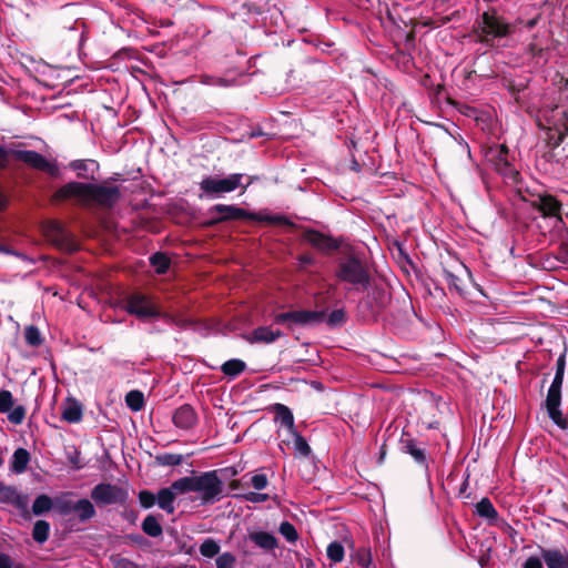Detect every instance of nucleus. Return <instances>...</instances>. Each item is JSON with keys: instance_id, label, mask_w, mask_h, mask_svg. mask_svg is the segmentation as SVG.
<instances>
[{"instance_id": "46", "label": "nucleus", "mask_w": 568, "mask_h": 568, "mask_svg": "<svg viewBox=\"0 0 568 568\" xmlns=\"http://www.w3.org/2000/svg\"><path fill=\"white\" fill-rule=\"evenodd\" d=\"M278 531L290 542H295L298 539L297 530L290 521H282Z\"/></svg>"}, {"instance_id": "9", "label": "nucleus", "mask_w": 568, "mask_h": 568, "mask_svg": "<svg viewBox=\"0 0 568 568\" xmlns=\"http://www.w3.org/2000/svg\"><path fill=\"white\" fill-rule=\"evenodd\" d=\"M294 229L303 231L301 240L310 244L317 252L329 255L333 252L341 250L343 246V237H333L331 234L323 233L318 230L297 225Z\"/></svg>"}, {"instance_id": "63", "label": "nucleus", "mask_w": 568, "mask_h": 568, "mask_svg": "<svg viewBox=\"0 0 568 568\" xmlns=\"http://www.w3.org/2000/svg\"><path fill=\"white\" fill-rule=\"evenodd\" d=\"M7 162H8V152L2 145H0V169L6 168Z\"/></svg>"}, {"instance_id": "62", "label": "nucleus", "mask_w": 568, "mask_h": 568, "mask_svg": "<svg viewBox=\"0 0 568 568\" xmlns=\"http://www.w3.org/2000/svg\"><path fill=\"white\" fill-rule=\"evenodd\" d=\"M509 153L508 146L506 144L499 145V149L496 151L493 158H507Z\"/></svg>"}, {"instance_id": "45", "label": "nucleus", "mask_w": 568, "mask_h": 568, "mask_svg": "<svg viewBox=\"0 0 568 568\" xmlns=\"http://www.w3.org/2000/svg\"><path fill=\"white\" fill-rule=\"evenodd\" d=\"M325 320L329 328L342 326L346 322V312L343 308L334 310Z\"/></svg>"}, {"instance_id": "17", "label": "nucleus", "mask_w": 568, "mask_h": 568, "mask_svg": "<svg viewBox=\"0 0 568 568\" xmlns=\"http://www.w3.org/2000/svg\"><path fill=\"white\" fill-rule=\"evenodd\" d=\"M399 450L403 454L412 456L415 464L419 467L428 468V458L426 453V445L423 442L417 440L408 432H403L399 439Z\"/></svg>"}, {"instance_id": "28", "label": "nucleus", "mask_w": 568, "mask_h": 568, "mask_svg": "<svg viewBox=\"0 0 568 568\" xmlns=\"http://www.w3.org/2000/svg\"><path fill=\"white\" fill-rule=\"evenodd\" d=\"M271 409L275 414L276 419L280 420L283 426L287 427L290 433L296 430L293 413L286 405L276 403L271 407Z\"/></svg>"}, {"instance_id": "30", "label": "nucleus", "mask_w": 568, "mask_h": 568, "mask_svg": "<svg viewBox=\"0 0 568 568\" xmlns=\"http://www.w3.org/2000/svg\"><path fill=\"white\" fill-rule=\"evenodd\" d=\"M51 509H54L57 511V497L51 498L45 494H41L36 497L32 504V513L36 516H41L50 511Z\"/></svg>"}, {"instance_id": "7", "label": "nucleus", "mask_w": 568, "mask_h": 568, "mask_svg": "<svg viewBox=\"0 0 568 568\" xmlns=\"http://www.w3.org/2000/svg\"><path fill=\"white\" fill-rule=\"evenodd\" d=\"M325 316V311L290 310L275 314L274 323L283 325L288 332L294 333L296 328H310L323 323Z\"/></svg>"}, {"instance_id": "11", "label": "nucleus", "mask_w": 568, "mask_h": 568, "mask_svg": "<svg viewBox=\"0 0 568 568\" xmlns=\"http://www.w3.org/2000/svg\"><path fill=\"white\" fill-rule=\"evenodd\" d=\"M90 498L98 507L124 505L129 498V493L118 485L100 483L91 489Z\"/></svg>"}, {"instance_id": "56", "label": "nucleus", "mask_w": 568, "mask_h": 568, "mask_svg": "<svg viewBox=\"0 0 568 568\" xmlns=\"http://www.w3.org/2000/svg\"><path fill=\"white\" fill-rule=\"evenodd\" d=\"M500 529H503L506 534H508L510 537L516 534V530L514 527H511L506 520L499 518V525H496Z\"/></svg>"}, {"instance_id": "37", "label": "nucleus", "mask_w": 568, "mask_h": 568, "mask_svg": "<svg viewBox=\"0 0 568 568\" xmlns=\"http://www.w3.org/2000/svg\"><path fill=\"white\" fill-rule=\"evenodd\" d=\"M50 534V524L47 520L40 519L34 523L32 529V538L38 544H43L48 540Z\"/></svg>"}, {"instance_id": "51", "label": "nucleus", "mask_w": 568, "mask_h": 568, "mask_svg": "<svg viewBox=\"0 0 568 568\" xmlns=\"http://www.w3.org/2000/svg\"><path fill=\"white\" fill-rule=\"evenodd\" d=\"M267 483V477L264 474H256L251 479L252 486L257 490L266 488Z\"/></svg>"}, {"instance_id": "6", "label": "nucleus", "mask_w": 568, "mask_h": 568, "mask_svg": "<svg viewBox=\"0 0 568 568\" xmlns=\"http://www.w3.org/2000/svg\"><path fill=\"white\" fill-rule=\"evenodd\" d=\"M390 303L392 295L389 290L384 285L375 284L358 302L357 316L363 322H376L377 317L386 311Z\"/></svg>"}, {"instance_id": "25", "label": "nucleus", "mask_w": 568, "mask_h": 568, "mask_svg": "<svg viewBox=\"0 0 568 568\" xmlns=\"http://www.w3.org/2000/svg\"><path fill=\"white\" fill-rule=\"evenodd\" d=\"M176 494L180 493L173 487V483L170 487L161 488L156 494L159 507L169 515L174 513V500L176 498Z\"/></svg>"}, {"instance_id": "18", "label": "nucleus", "mask_w": 568, "mask_h": 568, "mask_svg": "<svg viewBox=\"0 0 568 568\" xmlns=\"http://www.w3.org/2000/svg\"><path fill=\"white\" fill-rule=\"evenodd\" d=\"M172 422L175 427L189 430L196 426L199 417L190 404H183L174 410Z\"/></svg>"}, {"instance_id": "12", "label": "nucleus", "mask_w": 568, "mask_h": 568, "mask_svg": "<svg viewBox=\"0 0 568 568\" xmlns=\"http://www.w3.org/2000/svg\"><path fill=\"white\" fill-rule=\"evenodd\" d=\"M91 183L71 181L60 186L51 196L53 204L73 200L77 204L90 205Z\"/></svg>"}, {"instance_id": "20", "label": "nucleus", "mask_w": 568, "mask_h": 568, "mask_svg": "<svg viewBox=\"0 0 568 568\" xmlns=\"http://www.w3.org/2000/svg\"><path fill=\"white\" fill-rule=\"evenodd\" d=\"M532 207L546 217H558L561 221L560 210L561 203L551 194L539 195L532 202Z\"/></svg>"}, {"instance_id": "21", "label": "nucleus", "mask_w": 568, "mask_h": 568, "mask_svg": "<svg viewBox=\"0 0 568 568\" xmlns=\"http://www.w3.org/2000/svg\"><path fill=\"white\" fill-rule=\"evenodd\" d=\"M69 168L77 172L79 179L95 181L100 165L95 160H73Z\"/></svg>"}, {"instance_id": "57", "label": "nucleus", "mask_w": 568, "mask_h": 568, "mask_svg": "<svg viewBox=\"0 0 568 568\" xmlns=\"http://www.w3.org/2000/svg\"><path fill=\"white\" fill-rule=\"evenodd\" d=\"M126 538L139 546H143L148 542V540L140 534H131L128 535Z\"/></svg>"}, {"instance_id": "60", "label": "nucleus", "mask_w": 568, "mask_h": 568, "mask_svg": "<svg viewBox=\"0 0 568 568\" xmlns=\"http://www.w3.org/2000/svg\"><path fill=\"white\" fill-rule=\"evenodd\" d=\"M210 219L203 223L205 227H214L217 224H222L223 222H219V214H209Z\"/></svg>"}, {"instance_id": "49", "label": "nucleus", "mask_w": 568, "mask_h": 568, "mask_svg": "<svg viewBox=\"0 0 568 568\" xmlns=\"http://www.w3.org/2000/svg\"><path fill=\"white\" fill-rule=\"evenodd\" d=\"M14 400L12 393L7 389L0 390V413L6 414L13 407Z\"/></svg>"}, {"instance_id": "8", "label": "nucleus", "mask_w": 568, "mask_h": 568, "mask_svg": "<svg viewBox=\"0 0 568 568\" xmlns=\"http://www.w3.org/2000/svg\"><path fill=\"white\" fill-rule=\"evenodd\" d=\"M73 493H67L62 496L57 497V513L60 516H69L74 513L80 523H87L97 515L95 507L90 499L81 498L72 500L69 496Z\"/></svg>"}, {"instance_id": "19", "label": "nucleus", "mask_w": 568, "mask_h": 568, "mask_svg": "<svg viewBox=\"0 0 568 568\" xmlns=\"http://www.w3.org/2000/svg\"><path fill=\"white\" fill-rule=\"evenodd\" d=\"M539 550L547 568H568V549L566 547H539Z\"/></svg>"}, {"instance_id": "15", "label": "nucleus", "mask_w": 568, "mask_h": 568, "mask_svg": "<svg viewBox=\"0 0 568 568\" xmlns=\"http://www.w3.org/2000/svg\"><path fill=\"white\" fill-rule=\"evenodd\" d=\"M121 189L106 183H91L90 204H97L103 209H113L121 200Z\"/></svg>"}, {"instance_id": "52", "label": "nucleus", "mask_w": 568, "mask_h": 568, "mask_svg": "<svg viewBox=\"0 0 568 568\" xmlns=\"http://www.w3.org/2000/svg\"><path fill=\"white\" fill-rule=\"evenodd\" d=\"M243 498L251 503H264L268 499L267 494L250 491L243 495Z\"/></svg>"}, {"instance_id": "47", "label": "nucleus", "mask_w": 568, "mask_h": 568, "mask_svg": "<svg viewBox=\"0 0 568 568\" xmlns=\"http://www.w3.org/2000/svg\"><path fill=\"white\" fill-rule=\"evenodd\" d=\"M8 414V420L13 425H21L26 418L27 409L22 405L12 407Z\"/></svg>"}, {"instance_id": "33", "label": "nucleus", "mask_w": 568, "mask_h": 568, "mask_svg": "<svg viewBox=\"0 0 568 568\" xmlns=\"http://www.w3.org/2000/svg\"><path fill=\"white\" fill-rule=\"evenodd\" d=\"M149 262L154 267L155 273L159 275L165 274L171 266L170 257L163 252H156L152 254L149 257Z\"/></svg>"}, {"instance_id": "38", "label": "nucleus", "mask_w": 568, "mask_h": 568, "mask_svg": "<svg viewBox=\"0 0 568 568\" xmlns=\"http://www.w3.org/2000/svg\"><path fill=\"white\" fill-rule=\"evenodd\" d=\"M352 559L363 568L374 565L372 551L371 548L368 547H359L357 549H354V552L352 554Z\"/></svg>"}, {"instance_id": "41", "label": "nucleus", "mask_w": 568, "mask_h": 568, "mask_svg": "<svg viewBox=\"0 0 568 568\" xmlns=\"http://www.w3.org/2000/svg\"><path fill=\"white\" fill-rule=\"evenodd\" d=\"M183 462V456L173 453H163L155 456V464L159 466H178Z\"/></svg>"}, {"instance_id": "64", "label": "nucleus", "mask_w": 568, "mask_h": 568, "mask_svg": "<svg viewBox=\"0 0 568 568\" xmlns=\"http://www.w3.org/2000/svg\"><path fill=\"white\" fill-rule=\"evenodd\" d=\"M0 253L12 254V255H16L19 257L23 256V254L18 253V252L13 251L12 248H10L9 246H7L6 244H1V243H0Z\"/></svg>"}, {"instance_id": "50", "label": "nucleus", "mask_w": 568, "mask_h": 568, "mask_svg": "<svg viewBox=\"0 0 568 568\" xmlns=\"http://www.w3.org/2000/svg\"><path fill=\"white\" fill-rule=\"evenodd\" d=\"M216 568H234L236 564V557L232 552H223L217 556Z\"/></svg>"}, {"instance_id": "39", "label": "nucleus", "mask_w": 568, "mask_h": 568, "mask_svg": "<svg viewBox=\"0 0 568 568\" xmlns=\"http://www.w3.org/2000/svg\"><path fill=\"white\" fill-rule=\"evenodd\" d=\"M291 434L294 437V449L296 455L301 457H308L312 454V448L306 439L297 430Z\"/></svg>"}, {"instance_id": "58", "label": "nucleus", "mask_w": 568, "mask_h": 568, "mask_svg": "<svg viewBox=\"0 0 568 568\" xmlns=\"http://www.w3.org/2000/svg\"><path fill=\"white\" fill-rule=\"evenodd\" d=\"M297 261L302 265H314L315 258L311 254H301L297 256Z\"/></svg>"}, {"instance_id": "40", "label": "nucleus", "mask_w": 568, "mask_h": 568, "mask_svg": "<svg viewBox=\"0 0 568 568\" xmlns=\"http://www.w3.org/2000/svg\"><path fill=\"white\" fill-rule=\"evenodd\" d=\"M326 555L334 564L342 562L344 560L345 550L341 542L333 541L326 548Z\"/></svg>"}, {"instance_id": "36", "label": "nucleus", "mask_w": 568, "mask_h": 568, "mask_svg": "<svg viewBox=\"0 0 568 568\" xmlns=\"http://www.w3.org/2000/svg\"><path fill=\"white\" fill-rule=\"evenodd\" d=\"M125 404L132 412H140L145 405L144 395L141 390L133 389L125 395Z\"/></svg>"}, {"instance_id": "26", "label": "nucleus", "mask_w": 568, "mask_h": 568, "mask_svg": "<svg viewBox=\"0 0 568 568\" xmlns=\"http://www.w3.org/2000/svg\"><path fill=\"white\" fill-rule=\"evenodd\" d=\"M476 514L479 517L488 520L489 525H499L498 511L488 497L481 498L476 504Z\"/></svg>"}, {"instance_id": "35", "label": "nucleus", "mask_w": 568, "mask_h": 568, "mask_svg": "<svg viewBox=\"0 0 568 568\" xmlns=\"http://www.w3.org/2000/svg\"><path fill=\"white\" fill-rule=\"evenodd\" d=\"M443 274H444L445 280L448 283V287L450 291L452 290L456 291V293L460 296L466 294V284L463 278H460L458 275H456L455 273H453L446 268H444Z\"/></svg>"}, {"instance_id": "10", "label": "nucleus", "mask_w": 568, "mask_h": 568, "mask_svg": "<svg viewBox=\"0 0 568 568\" xmlns=\"http://www.w3.org/2000/svg\"><path fill=\"white\" fill-rule=\"evenodd\" d=\"M42 232L44 237L55 247L67 253H73L78 250L73 235L59 221L49 220L43 222Z\"/></svg>"}, {"instance_id": "32", "label": "nucleus", "mask_w": 568, "mask_h": 568, "mask_svg": "<svg viewBox=\"0 0 568 568\" xmlns=\"http://www.w3.org/2000/svg\"><path fill=\"white\" fill-rule=\"evenodd\" d=\"M82 405L75 399H70L68 406L62 412V419L75 424L82 420Z\"/></svg>"}, {"instance_id": "61", "label": "nucleus", "mask_w": 568, "mask_h": 568, "mask_svg": "<svg viewBox=\"0 0 568 568\" xmlns=\"http://www.w3.org/2000/svg\"><path fill=\"white\" fill-rule=\"evenodd\" d=\"M528 52L532 55V57H540L541 53L544 52L542 48H539L536 43H530L528 45Z\"/></svg>"}, {"instance_id": "16", "label": "nucleus", "mask_w": 568, "mask_h": 568, "mask_svg": "<svg viewBox=\"0 0 568 568\" xmlns=\"http://www.w3.org/2000/svg\"><path fill=\"white\" fill-rule=\"evenodd\" d=\"M16 160L21 161L32 169L44 172L52 178L60 175V169L55 163L49 162L42 154L33 150H17L13 153Z\"/></svg>"}, {"instance_id": "48", "label": "nucleus", "mask_w": 568, "mask_h": 568, "mask_svg": "<svg viewBox=\"0 0 568 568\" xmlns=\"http://www.w3.org/2000/svg\"><path fill=\"white\" fill-rule=\"evenodd\" d=\"M138 498L141 507L144 509L152 508L158 503L156 495L148 489L140 490Z\"/></svg>"}, {"instance_id": "2", "label": "nucleus", "mask_w": 568, "mask_h": 568, "mask_svg": "<svg viewBox=\"0 0 568 568\" xmlns=\"http://www.w3.org/2000/svg\"><path fill=\"white\" fill-rule=\"evenodd\" d=\"M173 487L180 494L195 491L200 494L202 505H212L223 497L224 485L217 475V470L204 471L197 475L192 470V476H185L173 481Z\"/></svg>"}, {"instance_id": "27", "label": "nucleus", "mask_w": 568, "mask_h": 568, "mask_svg": "<svg viewBox=\"0 0 568 568\" xmlns=\"http://www.w3.org/2000/svg\"><path fill=\"white\" fill-rule=\"evenodd\" d=\"M248 539L265 551H272L278 547L277 538L267 531L250 532Z\"/></svg>"}, {"instance_id": "54", "label": "nucleus", "mask_w": 568, "mask_h": 568, "mask_svg": "<svg viewBox=\"0 0 568 568\" xmlns=\"http://www.w3.org/2000/svg\"><path fill=\"white\" fill-rule=\"evenodd\" d=\"M123 519L128 520L130 524L135 525L138 520V511L133 509H124L121 513Z\"/></svg>"}, {"instance_id": "1", "label": "nucleus", "mask_w": 568, "mask_h": 568, "mask_svg": "<svg viewBox=\"0 0 568 568\" xmlns=\"http://www.w3.org/2000/svg\"><path fill=\"white\" fill-rule=\"evenodd\" d=\"M335 277L353 286L354 290H366L371 286V273L364 254L352 245L343 247L336 261Z\"/></svg>"}, {"instance_id": "53", "label": "nucleus", "mask_w": 568, "mask_h": 568, "mask_svg": "<svg viewBox=\"0 0 568 568\" xmlns=\"http://www.w3.org/2000/svg\"><path fill=\"white\" fill-rule=\"evenodd\" d=\"M544 559L537 556L528 557L523 564V568H544Z\"/></svg>"}, {"instance_id": "5", "label": "nucleus", "mask_w": 568, "mask_h": 568, "mask_svg": "<svg viewBox=\"0 0 568 568\" xmlns=\"http://www.w3.org/2000/svg\"><path fill=\"white\" fill-rule=\"evenodd\" d=\"M474 32L478 41L486 45H491L495 39L510 36L514 32L513 24L505 21L496 9L485 11L474 23Z\"/></svg>"}, {"instance_id": "59", "label": "nucleus", "mask_w": 568, "mask_h": 568, "mask_svg": "<svg viewBox=\"0 0 568 568\" xmlns=\"http://www.w3.org/2000/svg\"><path fill=\"white\" fill-rule=\"evenodd\" d=\"M12 562L9 555L0 552V568H12Z\"/></svg>"}, {"instance_id": "4", "label": "nucleus", "mask_w": 568, "mask_h": 568, "mask_svg": "<svg viewBox=\"0 0 568 568\" xmlns=\"http://www.w3.org/2000/svg\"><path fill=\"white\" fill-rule=\"evenodd\" d=\"M207 214H219V222H232L240 220H250L254 222H265L272 225H285L295 227L296 225L287 216L282 214H261L257 212H250L245 209L231 204H215L209 209Z\"/></svg>"}, {"instance_id": "14", "label": "nucleus", "mask_w": 568, "mask_h": 568, "mask_svg": "<svg viewBox=\"0 0 568 568\" xmlns=\"http://www.w3.org/2000/svg\"><path fill=\"white\" fill-rule=\"evenodd\" d=\"M243 174L234 173L224 179L206 176L200 182V189L207 195L214 196L230 193L241 186Z\"/></svg>"}, {"instance_id": "22", "label": "nucleus", "mask_w": 568, "mask_h": 568, "mask_svg": "<svg viewBox=\"0 0 568 568\" xmlns=\"http://www.w3.org/2000/svg\"><path fill=\"white\" fill-rule=\"evenodd\" d=\"M283 336V333L280 329H273L271 326H258L254 328L250 335L245 337V339L250 344L255 343H264L271 344L275 342L277 338Z\"/></svg>"}, {"instance_id": "24", "label": "nucleus", "mask_w": 568, "mask_h": 568, "mask_svg": "<svg viewBox=\"0 0 568 568\" xmlns=\"http://www.w3.org/2000/svg\"><path fill=\"white\" fill-rule=\"evenodd\" d=\"M491 163L497 173H499L505 180L511 183H517L520 178V173L509 162L508 158H493Z\"/></svg>"}, {"instance_id": "55", "label": "nucleus", "mask_w": 568, "mask_h": 568, "mask_svg": "<svg viewBox=\"0 0 568 568\" xmlns=\"http://www.w3.org/2000/svg\"><path fill=\"white\" fill-rule=\"evenodd\" d=\"M558 260L568 264V244H561L558 251Z\"/></svg>"}, {"instance_id": "42", "label": "nucleus", "mask_w": 568, "mask_h": 568, "mask_svg": "<svg viewBox=\"0 0 568 568\" xmlns=\"http://www.w3.org/2000/svg\"><path fill=\"white\" fill-rule=\"evenodd\" d=\"M24 338H26L27 344L32 347H39L43 342V338L41 336L39 328L34 325H29L26 327Z\"/></svg>"}, {"instance_id": "3", "label": "nucleus", "mask_w": 568, "mask_h": 568, "mask_svg": "<svg viewBox=\"0 0 568 568\" xmlns=\"http://www.w3.org/2000/svg\"><path fill=\"white\" fill-rule=\"evenodd\" d=\"M566 355L567 348L564 347L561 354L557 358L555 376L550 384V387L548 388L545 400V407L549 418L561 429L568 428V419L564 417L562 412L560 409L561 388L566 371Z\"/></svg>"}, {"instance_id": "13", "label": "nucleus", "mask_w": 568, "mask_h": 568, "mask_svg": "<svg viewBox=\"0 0 568 568\" xmlns=\"http://www.w3.org/2000/svg\"><path fill=\"white\" fill-rule=\"evenodd\" d=\"M124 310L140 320L161 317L162 312L142 293H132L124 300Z\"/></svg>"}, {"instance_id": "44", "label": "nucleus", "mask_w": 568, "mask_h": 568, "mask_svg": "<svg viewBox=\"0 0 568 568\" xmlns=\"http://www.w3.org/2000/svg\"><path fill=\"white\" fill-rule=\"evenodd\" d=\"M220 545L212 538L205 539L200 546V554L206 558H213L219 555Z\"/></svg>"}, {"instance_id": "43", "label": "nucleus", "mask_w": 568, "mask_h": 568, "mask_svg": "<svg viewBox=\"0 0 568 568\" xmlns=\"http://www.w3.org/2000/svg\"><path fill=\"white\" fill-rule=\"evenodd\" d=\"M162 318H164L168 323H171L179 328L186 329L193 327L195 325V321L191 318H185L182 316H174L169 313H162Z\"/></svg>"}, {"instance_id": "23", "label": "nucleus", "mask_w": 568, "mask_h": 568, "mask_svg": "<svg viewBox=\"0 0 568 568\" xmlns=\"http://www.w3.org/2000/svg\"><path fill=\"white\" fill-rule=\"evenodd\" d=\"M0 503L11 505L17 509H24L27 506L26 497L17 488L2 481H0Z\"/></svg>"}, {"instance_id": "31", "label": "nucleus", "mask_w": 568, "mask_h": 568, "mask_svg": "<svg viewBox=\"0 0 568 568\" xmlns=\"http://www.w3.org/2000/svg\"><path fill=\"white\" fill-rule=\"evenodd\" d=\"M142 531L149 537L156 538L163 534L162 525L160 524L159 517L155 515H148L142 524Z\"/></svg>"}, {"instance_id": "34", "label": "nucleus", "mask_w": 568, "mask_h": 568, "mask_svg": "<svg viewBox=\"0 0 568 568\" xmlns=\"http://www.w3.org/2000/svg\"><path fill=\"white\" fill-rule=\"evenodd\" d=\"M246 368L245 362L239 358L229 359L221 366V371L229 377H236Z\"/></svg>"}, {"instance_id": "29", "label": "nucleus", "mask_w": 568, "mask_h": 568, "mask_svg": "<svg viewBox=\"0 0 568 568\" xmlns=\"http://www.w3.org/2000/svg\"><path fill=\"white\" fill-rule=\"evenodd\" d=\"M30 462V453L26 448H17L12 455L10 469L16 474H22L27 470Z\"/></svg>"}]
</instances>
